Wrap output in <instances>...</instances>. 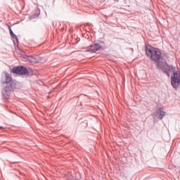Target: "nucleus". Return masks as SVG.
<instances>
[{
  "mask_svg": "<svg viewBox=\"0 0 180 180\" xmlns=\"http://www.w3.org/2000/svg\"><path fill=\"white\" fill-rule=\"evenodd\" d=\"M146 54L152 61L156 63V67L158 70H161L167 77L171 76L172 86L175 89H178L180 85V73L175 72V66L169 65L167 61L161 62L164 58V55L160 49L150 46L146 48Z\"/></svg>",
  "mask_w": 180,
  "mask_h": 180,
  "instance_id": "1",
  "label": "nucleus"
},
{
  "mask_svg": "<svg viewBox=\"0 0 180 180\" xmlns=\"http://www.w3.org/2000/svg\"><path fill=\"white\" fill-rule=\"evenodd\" d=\"M1 94L4 99H9V96L12 92L18 88L16 86V82L13 80L12 78V75H11L8 72H4L1 75Z\"/></svg>",
  "mask_w": 180,
  "mask_h": 180,
  "instance_id": "2",
  "label": "nucleus"
},
{
  "mask_svg": "<svg viewBox=\"0 0 180 180\" xmlns=\"http://www.w3.org/2000/svg\"><path fill=\"white\" fill-rule=\"evenodd\" d=\"M11 72L16 75H27V74H29V70L23 65H19L13 68Z\"/></svg>",
  "mask_w": 180,
  "mask_h": 180,
  "instance_id": "3",
  "label": "nucleus"
},
{
  "mask_svg": "<svg viewBox=\"0 0 180 180\" xmlns=\"http://www.w3.org/2000/svg\"><path fill=\"white\" fill-rule=\"evenodd\" d=\"M102 46L99 44H93L90 46H89V50L91 53H96L98 50H101Z\"/></svg>",
  "mask_w": 180,
  "mask_h": 180,
  "instance_id": "4",
  "label": "nucleus"
},
{
  "mask_svg": "<svg viewBox=\"0 0 180 180\" xmlns=\"http://www.w3.org/2000/svg\"><path fill=\"white\" fill-rule=\"evenodd\" d=\"M155 114H156V116H158V119H160V120H162V119H164V117L165 116V111L162 110V108H160L156 110Z\"/></svg>",
  "mask_w": 180,
  "mask_h": 180,
  "instance_id": "5",
  "label": "nucleus"
},
{
  "mask_svg": "<svg viewBox=\"0 0 180 180\" xmlns=\"http://www.w3.org/2000/svg\"><path fill=\"white\" fill-rule=\"evenodd\" d=\"M8 29H9L10 34L12 39H13L14 40H16L17 43H19V39H18V36H16V34L13 33L12 28H11V27H8Z\"/></svg>",
  "mask_w": 180,
  "mask_h": 180,
  "instance_id": "6",
  "label": "nucleus"
},
{
  "mask_svg": "<svg viewBox=\"0 0 180 180\" xmlns=\"http://www.w3.org/2000/svg\"><path fill=\"white\" fill-rule=\"evenodd\" d=\"M39 63H41V58H40V56H34V64H39Z\"/></svg>",
  "mask_w": 180,
  "mask_h": 180,
  "instance_id": "7",
  "label": "nucleus"
},
{
  "mask_svg": "<svg viewBox=\"0 0 180 180\" xmlns=\"http://www.w3.org/2000/svg\"><path fill=\"white\" fill-rule=\"evenodd\" d=\"M27 60L29 61V63H31V64H34V56H29L27 57Z\"/></svg>",
  "mask_w": 180,
  "mask_h": 180,
  "instance_id": "8",
  "label": "nucleus"
},
{
  "mask_svg": "<svg viewBox=\"0 0 180 180\" xmlns=\"http://www.w3.org/2000/svg\"><path fill=\"white\" fill-rule=\"evenodd\" d=\"M39 15H40V13H35L34 15L30 17V20H32V19H36V18L39 17Z\"/></svg>",
  "mask_w": 180,
  "mask_h": 180,
  "instance_id": "9",
  "label": "nucleus"
},
{
  "mask_svg": "<svg viewBox=\"0 0 180 180\" xmlns=\"http://www.w3.org/2000/svg\"><path fill=\"white\" fill-rule=\"evenodd\" d=\"M0 129H4V127H0Z\"/></svg>",
  "mask_w": 180,
  "mask_h": 180,
  "instance_id": "10",
  "label": "nucleus"
},
{
  "mask_svg": "<svg viewBox=\"0 0 180 180\" xmlns=\"http://www.w3.org/2000/svg\"><path fill=\"white\" fill-rule=\"evenodd\" d=\"M13 43H14V44H15V41H13Z\"/></svg>",
  "mask_w": 180,
  "mask_h": 180,
  "instance_id": "11",
  "label": "nucleus"
}]
</instances>
